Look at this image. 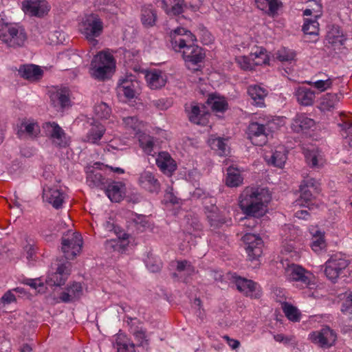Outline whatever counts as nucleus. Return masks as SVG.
<instances>
[{
    "instance_id": "nucleus-1",
    "label": "nucleus",
    "mask_w": 352,
    "mask_h": 352,
    "mask_svg": "<svg viewBox=\"0 0 352 352\" xmlns=\"http://www.w3.org/2000/svg\"><path fill=\"white\" fill-rule=\"evenodd\" d=\"M170 44L175 52H182L188 68L197 66L205 58L203 49L195 44L196 36L183 28H177L170 33Z\"/></svg>"
},
{
    "instance_id": "nucleus-2",
    "label": "nucleus",
    "mask_w": 352,
    "mask_h": 352,
    "mask_svg": "<svg viewBox=\"0 0 352 352\" xmlns=\"http://www.w3.org/2000/svg\"><path fill=\"white\" fill-rule=\"evenodd\" d=\"M271 199L269 190L265 188L246 187L239 197V207L248 216H262Z\"/></svg>"
},
{
    "instance_id": "nucleus-3",
    "label": "nucleus",
    "mask_w": 352,
    "mask_h": 352,
    "mask_svg": "<svg viewBox=\"0 0 352 352\" xmlns=\"http://www.w3.org/2000/svg\"><path fill=\"white\" fill-rule=\"evenodd\" d=\"M115 68L116 61L113 55L107 51H101L93 58L89 73L94 78L104 80L112 76Z\"/></svg>"
},
{
    "instance_id": "nucleus-4",
    "label": "nucleus",
    "mask_w": 352,
    "mask_h": 352,
    "mask_svg": "<svg viewBox=\"0 0 352 352\" xmlns=\"http://www.w3.org/2000/svg\"><path fill=\"white\" fill-rule=\"evenodd\" d=\"M278 119L265 116L260 117L258 121L252 122L248 128V138L251 142L258 146L264 145L267 142L268 133L276 129V121Z\"/></svg>"
},
{
    "instance_id": "nucleus-5",
    "label": "nucleus",
    "mask_w": 352,
    "mask_h": 352,
    "mask_svg": "<svg viewBox=\"0 0 352 352\" xmlns=\"http://www.w3.org/2000/svg\"><path fill=\"white\" fill-rule=\"evenodd\" d=\"M27 39L25 30L20 25L6 23L0 29V40L10 47H18L24 45Z\"/></svg>"
},
{
    "instance_id": "nucleus-6",
    "label": "nucleus",
    "mask_w": 352,
    "mask_h": 352,
    "mask_svg": "<svg viewBox=\"0 0 352 352\" xmlns=\"http://www.w3.org/2000/svg\"><path fill=\"white\" fill-rule=\"evenodd\" d=\"M43 132L52 146L58 149L66 148L70 144V137L55 122H46L42 125Z\"/></svg>"
},
{
    "instance_id": "nucleus-7",
    "label": "nucleus",
    "mask_w": 352,
    "mask_h": 352,
    "mask_svg": "<svg viewBox=\"0 0 352 352\" xmlns=\"http://www.w3.org/2000/svg\"><path fill=\"white\" fill-rule=\"evenodd\" d=\"M309 8L303 11V16H311V18L304 19V23L302 30L305 34L318 35L319 33V23L318 22L322 15V6L318 1L314 0L311 2Z\"/></svg>"
},
{
    "instance_id": "nucleus-8",
    "label": "nucleus",
    "mask_w": 352,
    "mask_h": 352,
    "mask_svg": "<svg viewBox=\"0 0 352 352\" xmlns=\"http://www.w3.org/2000/svg\"><path fill=\"white\" fill-rule=\"evenodd\" d=\"M103 28V21L96 14L86 15L80 26L81 33L94 45L97 43L96 38L101 35Z\"/></svg>"
},
{
    "instance_id": "nucleus-9",
    "label": "nucleus",
    "mask_w": 352,
    "mask_h": 352,
    "mask_svg": "<svg viewBox=\"0 0 352 352\" xmlns=\"http://www.w3.org/2000/svg\"><path fill=\"white\" fill-rule=\"evenodd\" d=\"M82 246V238L78 232L68 230L61 240V251L67 260H73L78 255Z\"/></svg>"
},
{
    "instance_id": "nucleus-10",
    "label": "nucleus",
    "mask_w": 352,
    "mask_h": 352,
    "mask_svg": "<svg viewBox=\"0 0 352 352\" xmlns=\"http://www.w3.org/2000/svg\"><path fill=\"white\" fill-rule=\"evenodd\" d=\"M285 275L290 281L299 282L302 287L312 289L316 285L313 274L294 263L289 264L285 268Z\"/></svg>"
},
{
    "instance_id": "nucleus-11",
    "label": "nucleus",
    "mask_w": 352,
    "mask_h": 352,
    "mask_svg": "<svg viewBox=\"0 0 352 352\" xmlns=\"http://www.w3.org/2000/svg\"><path fill=\"white\" fill-rule=\"evenodd\" d=\"M349 264V260L344 255L336 253L325 262L324 274L328 279L336 282L344 274Z\"/></svg>"
},
{
    "instance_id": "nucleus-12",
    "label": "nucleus",
    "mask_w": 352,
    "mask_h": 352,
    "mask_svg": "<svg viewBox=\"0 0 352 352\" xmlns=\"http://www.w3.org/2000/svg\"><path fill=\"white\" fill-rule=\"evenodd\" d=\"M21 8L25 14L37 18H43L51 10L47 0H23Z\"/></svg>"
},
{
    "instance_id": "nucleus-13",
    "label": "nucleus",
    "mask_w": 352,
    "mask_h": 352,
    "mask_svg": "<svg viewBox=\"0 0 352 352\" xmlns=\"http://www.w3.org/2000/svg\"><path fill=\"white\" fill-rule=\"evenodd\" d=\"M318 183L314 178H308L300 186V198L298 204L310 208L312 206L315 194L319 192Z\"/></svg>"
},
{
    "instance_id": "nucleus-14",
    "label": "nucleus",
    "mask_w": 352,
    "mask_h": 352,
    "mask_svg": "<svg viewBox=\"0 0 352 352\" xmlns=\"http://www.w3.org/2000/svg\"><path fill=\"white\" fill-rule=\"evenodd\" d=\"M245 250L250 260H258L262 255L263 241L262 239L254 234L247 233L243 236Z\"/></svg>"
},
{
    "instance_id": "nucleus-15",
    "label": "nucleus",
    "mask_w": 352,
    "mask_h": 352,
    "mask_svg": "<svg viewBox=\"0 0 352 352\" xmlns=\"http://www.w3.org/2000/svg\"><path fill=\"white\" fill-rule=\"evenodd\" d=\"M309 336L312 342L322 348L331 346L337 338L336 333L328 327H325L320 331H314Z\"/></svg>"
},
{
    "instance_id": "nucleus-16",
    "label": "nucleus",
    "mask_w": 352,
    "mask_h": 352,
    "mask_svg": "<svg viewBox=\"0 0 352 352\" xmlns=\"http://www.w3.org/2000/svg\"><path fill=\"white\" fill-rule=\"evenodd\" d=\"M237 289L251 298H258L261 296V289L256 282L240 276L234 278Z\"/></svg>"
},
{
    "instance_id": "nucleus-17",
    "label": "nucleus",
    "mask_w": 352,
    "mask_h": 352,
    "mask_svg": "<svg viewBox=\"0 0 352 352\" xmlns=\"http://www.w3.org/2000/svg\"><path fill=\"white\" fill-rule=\"evenodd\" d=\"M139 83L133 76H126L119 80L116 88L119 96H124L126 99H133L138 91Z\"/></svg>"
},
{
    "instance_id": "nucleus-18",
    "label": "nucleus",
    "mask_w": 352,
    "mask_h": 352,
    "mask_svg": "<svg viewBox=\"0 0 352 352\" xmlns=\"http://www.w3.org/2000/svg\"><path fill=\"white\" fill-rule=\"evenodd\" d=\"M71 263L66 262L59 265L55 272L50 274L46 283L50 286H60L65 284L71 272Z\"/></svg>"
},
{
    "instance_id": "nucleus-19",
    "label": "nucleus",
    "mask_w": 352,
    "mask_h": 352,
    "mask_svg": "<svg viewBox=\"0 0 352 352\" xmlns=\"http://www.w3.org/2000/svg\"><path fill=\"white\" fill-rule=\"evenodd\" d=\"M50 100L54 107L63 109L71 106V92L68 87H60L51 92Z\"/></svg>"
},
{
    "instance_id": "nucleus-20",
    "label": "nucleus",
    "mask_w": 352,
    "mask_h": 352,
    "mask_svg": "<svg viewBox=\"0 0 352 352\" xmlns=\"http://www.w3.org/2000/svg\"><path fill=\"white\" fill-rule=\"evenodd\" d=\"M162 8L164 12L169 16H176L182 14L185 8H190L192 11L196 12L199 9V6L195 5H189L184 2V0H162Z\"/></svg>"
},
{
    "instance_id": "nucleus-21",
    "label": "nucleus",
    "mask_w": 352,
    "mask_h": 352,
    "mask_svg": "<svg viewBox=\"0 0 352 352\" xmlns=\"http://www.w3.org/2000/svg\"><path fill=\"white\" fill-rule=\"evenodd\" d=\"M139 186L151 193H158L160 190V183L155 174L149 170L142 171L138 177Z\"/></svg>"
},
{
    "instance_id": "nucleus-22",
    "label": "nucleus",
    "mask_w": 352,
    "mask_h": 352,
    "mask_svg": "<svg viewBox=\"0 0 352 352\" xmlns=\"http://www.w3.org/2000/svg\"><path fill=\"white\" fill-rule=\"evenodd\" d=\"M66 195L57 187H44L43 190V200L50 204L54 208L62 207Z\"/></svg>"
},
{
    "instance_id": "nucleus-23",
    "label": "nucleus",
    "mask_w": 352,
    "mask_h": 352,
    "mask_svg": "<svg viewBox=\"0 0 352 352\" xmlns=\"http://www.w3.org/2000/svg\"><path fill=\"white\" fill-rule=\"evenodd\" d=\"M287 150L284 146L279 145L274 151L265 153L264 158L268 164L282 168L287 160Z\"/></svg>"
},
{
    "instance_id": "nucleus-24",
    "label": "nucleus",
    "mask_w": 352,
    "mask_h": 352,
    "mask_svg": "<svg viewBox=\"0 0 352 352\" xmlns=\"http://www.w3.org/2000/svg\"><path fill=\"white\" fill-rule=\"evenodd\" d=\"M294 96L298 103L304 107L313 105L316 99L315 91L305 86L296 87Z\"/></svg>"
},
{
    "instance_id": "nucleus-25",
    "label": "nucleus",
    "mask_w": 352,
    "mask_h": 352,
    "mask_svg": "<svg viewBox=\"0 0 352 352\" xmlns=\"http://www.w3.org/2000/svg\"><path fill=\"white\" fill-rule=\"evenodd\" d=\"M305 158L308 166L315 169L322 168L327 162L324 153L318 148L305 151Z\"/></svg>"
},
{
    "instance_id": "nucleus-26",
    "label": "nucleus",
    "mask_w": 352,
    "mask_h": 352,
    "mask_svg": "<svg viewBox=\"0 0 352 352\" xmlns=\"http://www.w3.org/2000/svg\"><path fill=\"white\" fill-rule=\"evenodd\" d=\"M82 294V287L80 283L74 282L67 286L59 296L60 302L68 303L79 299Z\"/></svg>"
},
{
    "instance_id": "nucleus-27",
    "label": "nucleus",
    "mask_w": 352,
    "mask_h": 352,
    "mask_svg": "<svg viewBox=\"0 0 352 352\" xmlns=\"http://www.w3.org/2000/svg\"><path fill=\"white\" fill-rule=\"evenodd\" d=\"M206 216L210 227L213 228H218L223 224L228 225L231 223V219L226 217L216 206H212V209L207 212Z\"/></svg>"
},
{
    "instance_id": "nucleus-28",
    "label": "nucleus",
    "mask_w": 352,
    "mask_h": 352,
    "mask_svg": "<svg viewBox=\"0 0 352 352\" xmlns=\"http://www.w3.org/2000/svg\"><path fill=\"white\" fill-rule=\"evenodd\" d=\"M145 78L148 86L152 89H160L166 83V76L160 69H152L147 72Z\"/></svg>"
},
{
    "instance_id": "nucleus-29",
    "label": "nucleus",
    "mask_w": 352,
    "mask_h": 352,
    "mask_svg": "<svg viewBox=\"0 0 352 352\" xmlns=\"http://www.w3.org/2000/svg\"><path fill=\"white\" fill-rule=\"evenodd\" d=\"M186 111L190 121L199 125H205L208 121V113H201L199 107L197 104H190L186 105Z\"/></svg>"
},
{
    "instance_id": "nucleus-30",
    "label": "nucleus",
    "mask_w": 352,
    "mask_h": 352,
    "mask_svg": "<svg viewBox=\"0 0 352 352\" xmlns=\"http://www.w3.org/2000/svg\"><path fill=\"white\" fill-rule=\"evenodd\" d=\"M106 129L104 126L99 123L92 124L83 138V141L89 144H99L103 137Z\"/></svg>"
},
{
    "instance_id": "nucleus-31",
    "label": "nucleus",
    "mask_w": 352,
    "mask_h": 352,
    "mask_svg": "<svg viewBox=\"0 0 352 352\" xmlns=\"http://www.w3.org/2000/svg\"><path fill=\"white\" fill-rule=\"evenodd\" d=\"M125 185L121 182H113L110 183L107 189L106 195L111 201L120 202L125 194Z\"/></svg>"
},
{
    "instance_id": "nucleus-32",
    "label": "nucleus",
    "mask_w": 352,
    "mask_h": 352,
    "mask_svg": "<svg viewBox=\"0 0 352 352\" xmlns=\"http://www.w3.org/2000/svg\"><path fill=\"white\" fill-rule=\"evenodd\" d=\"M156 164L164 173H171L176 170V164L167 152L159 153Z\"/></svg>"
},
{
    "instance_id": "nucleus-33",
    "label": "nucleus",
    "mask_w": 352,
    "mask_h": 352,
    "mask_svg": "<svg viewBox=\"0 0 352 352\" xmlns=\"http://www.w3.org/2000/svg\"><path fill=\"white\" fill-rule=\"evenodd\" d=\"M315 125V121L307 117L304 113L297 114L293 119L291 127L295 132L299 133L304 130H307Z\"/></svg>"
},
{
    "instance_id": "nucleus-34",
    "label": "nucleus",
    "mask_w": 352,
    "mask_h": 352,
    "mask_svg": "<svg viewBox=\"0 0 352 352\" xmlns=\"http://www.w3.org/2000/svg\"><path fill=\"white\" fill-rule=\"evenodd\" d=\"M309 232L312 236L311 249L316 253H320L326 248L324 233L317 227L312 226L309 228Z\"/></svg>"
},
{
    "instance_id": "nucleus-35",
    "label": "nucleus",
    "mask_w": 352,
    "mask_h": 352,
    "mask_svg": "<svg viewBox=\"0 0 352 352\" xmlns=\"http://www.w3.org/2000/svg\"><path fill=\"white\" fill-rule=\"evenodd\" d=\"M248 93L253 100V104L259 107L265 106V98L267 92L264 88L258 85H250L248 87Z\"/></svg>"
},
{
    "instance_id": "nucleus-36",
    "label": "nucleus",
    "mask_w": 352,
    "mask_h": 352,
    "mask_svg": "<svg viewBox=\"0 0 352 352\" xmlns=\"http://www.w3.org/2000/svg\"><path fill=\"white\" fill-rule=\"evenodd\" d=\"M19 72L25 79L38 80L43 76L42 69L37 65H27L21 66Z\"/></svg>"
},
{
    "instance_id": "nucleus-37",
    "label": "nucleus",
    "mask_w": 352,
    "mask_h": 352,
    "mask_svg": "<svg viewBox=\"0 0 352 352\" xmlns=\"http://www.w3.org/2000/svg\"><path fill=\"white\" fill-rule=\"evenodd\" d=\"M340 96L337 94L328 93L320 99L319 109L322 111H332L338 104Z\"/></svg>"
},
{
    "instance_id": "nucleus-38",
    "label": "nucleus",
    "mask_w": 352,
    "mask_h": 352,
    "mask_svg": "<svg viewBox=\"0 0 352 352\" xmlns=\"http://www.w3.org/2000/svg\"><path fill=\"white\" fill-rule=\"evenodd\" d=\"M243 182L241 171L237 168L230 166L227 170L226 185L229 187H238L243 184Z\"/></svg>"
},
{
    "instance_id": "nucleus-39",
    "label": "nucleus",
    "mask_w": 352,
    "mask_h": 352,
    "mask_svg": "<svg viewBox=\"0 0 352 352\" xmlns=\"http://www.w3.org/2000/svg\"><path fill=\"white\" fill-rule=\"evenodd\" d=\"M41 132V128L37 122H23L21 124L20 129L18 131L19 136H22L24 133L27 134L30 138H36Z\"/></svg>"
},
{
    "instance_id": "nucleus-40",
    "label": "nucleus",
    "mask_w": 352,
    "mask_h": 352,
    "mask_svg": "<svg viewBox=\"0 0 352 352\" xmlns=\"http://www.w3.org/2000/svg\"><path fill=\"white\" fill-rule=\"evenodd\" d=\"M157 14L152 6H144L142 9L141 21L146 27H152L155 24Z\"/></svg>"
},
{
    "instance_id": "nucleus-41",
    "label": "nucleus",
    "mask_w": 352,
    "mask_h": 352,
    "mask_svg": "<svg viewBox=\"0 0 352 352\" xmlns=\"http://www.w3.org/2000/svg\"><path fill=\"white\" fill-rule=\"evenodd\" d=\"M207 103L215 112H224L228 109V102L226 98L219 96L210 95Z\"/></svg>"
},
{
    "instance_id": "nucleus-42",
    "label": "nucleus",
    "mask_w": 352,
    "mask_h": 352,
    "mask_svg": "<svg viewBox=\"0 0 352 352\" xmlns=\"http://www.w3.org/2000/svg\"><path fill=\"white\" fill-rule=\"evenodd\" d=\"M122 124L126 129L132 131L135 135L140 132L142 126V122L138 120L137 116L123 117Z\"/></svg>"
},
{
    "instance_id": "nucleus-43",
    "label": "nucleus",
    "mask_w": 352,
    "mask_h": 352,
    "mask_svg": "<svg viewBox=\"0 0 352 352\" xmlns=\"http://www.w3.org/2000/svg\"><path fill=\"white\" fill-rule=\"evenodd\" d=\"M87 183L91 187H100L104 184L105 178L99 171L91 170L87 174Z\"/></svg>"
},
{
    "instance_id": "nucleus-44",
    "label": "nucleus",
    "mask_w": 352,
    "mask_h": 352,
    "mask_svg": "<svg viewBox=\"0 0 352 352\" xmlns=\"http://www.w3.org/2000/svg\"><path fill=\"white\" fill-rule=\"evenodd\" d=\"M140 147L148 155H151L154 147L153 138L146 134L140 135L139 137Z\"/></svg>"
},
{
    "instance_id": "nucleus-45",
    "label": "nucleus",
    "mask_w": 352,
    "mask_h": 352,
    "mask_svg": "<svg viewBox=\"0 0 352 352\" xmlns=\"http://www.w3.org/2000/svg\"><path fill=\"white\" fill-rule=\"evenodd\" d=\"M225 140L221 138H210L208 140V144L215 151L219 152V155L226 154L227 150V144L225 143Z\"/></svg>"
},
{
    "instance_id": "nucleus-46",
    "label": "nucleus",
    "mask_w": 352,
    "mask_h": 352,
    "mask_svg": "<svg viewBox=\"0 0 352 352\" xmlns=\"http://www.w3.org/2000/svg\"><path fill=\"white\" fill-rule=\"evenodd\" d=\"M267 51L263 47H256V51L250 53V56L255 65L266 64L267 62Z\"/></svg>"
},
{
    "instance_id": "nucleus-47",
    "label": "nucleus",
    "mask_w": 352,
    "mask_h": 352,
    "mask_svg": "<svg viewBox=\"0 0 352 352\" xmlns=\"http://www.w3.org/2000/svg\"><path fill=\"white\" fill-rule=\"evenodd\" d=\"M176 270L179 273H184L186 276H190L195 274V269L192 265L191 263L186 260L177 261L176 265Z\"/></svg>"
},
{
    "instance_id": "nucleus-48",
    "label": "nucleus",
    "mask_w": 352,
    "mask_h": 352,
    "mask_svg": "<svg viewBox=\"0 0 352 352\" xmlns=\"http://www.w3.org/2000/svg\"><path fill=\"white\" fill-rule=\"evenodd\" d=\"M282 308L285 316L289 320L293 322H297L300 320V314L295 307L287 302H285L283 305Z\"/></svg>"
},
{
    "instance_id": "nucleus-49",
    "label": "nucleus",
    "mask_w": 352,
    "mask_h": 352,
    "mask_svg": "<svg viewBox=\"0 0 352 352\" xmlns=\"http://www.w3.org/2000/svg\"><path fill=\"white\" fill-rule=\"evenodd\" d=\"M94 113L98 118L107 119L111 115L110 107L104 102H100L94 106Z\"/></svg>"
},
{
    "instance_id": "nucleus-50",
    "label": "nucleus",
    "mask_w": 352,
    "mask_h": 352,
    "mask_svg": "<svg viewBox=\"0 0 352 352\" xmlns=\"http://www.w3.org/2000/svg\"><path fill=\"white\" fill-rule=\"evenodd\" d=\"M238 65L243 70H252L256 66L252 57L250 56H240L235 58Z\"/></svg>"
},
{
    "instance_id": "nucleus-51",
    "label": "nucleus",
    "mask_w": 352,
    "mask_h": 352,
    "mask_svg": "<svg viewBox=\"0 0 352 352\" xmlns=\"http://www.w3.org/2000/svg\"><path fill=\"white\" fill-rule=\"evenodd\" d=\"M332 82L333 80L330 78L326 80H318L315 82H307L309 85H313L316 89H318L320 91H324L325 90L331 88L332 86Z\"/></svg>"
},
{
    "instance_id": "nucleus-52",
    "label": "nucleus",
    "mask_w": 352,
    "mask_h": 352,
    "mask_svg": "<svg viewBox=\"0 0 352 352\" xmlns=\"http://www.w3.org/2000/svg\"><path fill=\"white\" fill-rule=\"evenodd\" d=\"M116 346L118 352H135V345L126 340H116Z\"/></svg>"
},
{
    "instance_id": "nucleus-53",
    "label": "nucleus",
    "mask_w": 352,
    "mask_h": 352,
    "mask_svg": "<svg viewBox=\"0 0 352 352\" xmlns=\"http://www.w3.org/2000/svg\"><path fill=\"white\" fill-rule=\"evenodd\" d=\"M295 57V53L288 49L283 48L277 52L276 58L280 61H290L294 60Z\"/></svg>"
},
{
    "instance_id": "nucleus-54",
    "label": "nucleus",
    "mask_w": 352,
    "mask_h": 352,
    "mask_svg": "<svg viewBox=\"0 0 352 352\" xmlns=\"http://www.w3.org/2000/svg\"><path fill=\"white\" fill-rule=\"evenodd\" d=\"M341 135L346 139L349 140V144L352 145V124L349 122H344L341 124Z\"/></svg>"
},
{
    "instance_id": "nucleus-55",
    "label": "nucleus",
    "mask_w": 352,
    "mask_h": 352,
    "mask_svg": "<svg viewBox=\"0 0 352 352\" xmlns=\"http://www.w3.org/2000/svg\"><path fill=\"white\" fill-rule=\"evenodd\" d=\"M16 301V297L12 290L7 291L0 298V309L4 308L6 305H10Z\"/></svg>"
},
{
    "instance_id": "nucleus-56",
    "label": "nucleus",
    "mask_w": 352,
    "mask_h": 352,
    "mask_svg": "<svg viewBox=\"0 0 352 352\" xmlns=\"http://www.w3.org/2000/svg\"><path fill=\"white\" fill-rule=\"evenodd\" d=\"M134 337L139 345L144 346L148 344L147 336L144 330L141 329L135 331L134 332Z\"/></svg>"
},
{
    "instance_id": "nucleus-57",
    "label": "nucleus",
    "mask_w": 352,
    "mask_h": 352,
    "mask_svg": "<svg viewBox=\"0 0 352 352\" xmlns=\"http://www.w3.org/2000/svg\"><path fill=\"white\" fill-rule=\"evenodd\" d=\"M127 243L125 241V238H123V240H111L107 241V248H112L114 250H117L118 252L120 251L121 249H124V246Z\"/></svg>"
},
{
    "instance_id": "nucleus-58",
    "label": "nucleus",
    "mask_w": 352,
    "mask_h": 352,
    "mask_svg": "<svg viewBox=\"0 0 352 352\" xmlns=\"http://www.w3.org/2000/svg\"><path fill=\"white\" fill-rule=\"evenodd\" d=\"M200 38L203 44L208 45L213 41V36L204 27L199 30Z\"/></svg>"
},
{
    "instance_id": "nucleus-59",
    "label": "nucleus",
    "mask_w": 352,
    "mask_h": 352,
    "mask_svg": "<svg viewBox=\"0 0 352 352\" xmlns=\"http://www.w3.org/2000/svg\"><path fill=\"white\" fill-rule=\"evenodd\" d=\"M146 267L151 272H159L162 267V263L159 260H153L148 258L146 263Z\"/></svg>"
},
{
    "instance_id": "nucleus-60",
    "label": "nucleus",
    "mask_w": 352,
    "mask_h": 352,
    "mask_svg": "<svg viewBox=\"0 0 352 352\" xmlns=\"http://www.w3.org/2000/svg\"><path fill=\"white\" fill-rule=\"evenodd\" d=\"M282 6L280 1L278 0H270L267 6V14L274 16L277 14L278 10Z\"/></svg>"
},
{
    "instance_id": "nucleus-61",
    "label": "nucleus",
    "mask_w": 352,
    "mask_h": 352,
    "mask_svg": "<svg viewBox=\"0 0 352 352\" xmlns=\"http://www.w3.org/2000/svg\"><path fill=\"white\" fill-rule=\"evenodd\" d=\"M23 283L25 285H29L30 287H31L32 288H33L34 289H38V292H41L40 288L43 287V283H41V280L37 278H34V279L26 278L23 280Z\"/></svg>"
},
{
    "instance_id": "nucleus-62",
    "label": "nucleus",
    "mask_w": 352,
    "mask_h": 352,
    "mask_svg": "<svg viewBox=\"0 0 352 352\" xmlns=\"http://www.w3.org/2000/svg\"><path fill=\"white\" fill-rule=\"evenodd\" d=\"M190 227L188 228L187 232L190 235L197 236L199 234L198 232L202 229L201 224L197 220L192 221L190 224Z\"/></svg>"
},
{
    "instance_id": "nucleus-63",
    "label": "nucleus",
    "mask_w": 352,
    "mask_h": 352,
    "mask_svg": "<svg viewBox=\"0 0 352 352\" xmlns=\"http://www.w3.org/2000/svg\"><path fill=\"white\" fill-rule=\"evenodd\" d=\"M341 311L344 314H352V294H350L342 303Z\"/></svg>"
},
{
    "instance_id": "nucleus-64",
    "label": "nucleus",
    "mask_w": 352,
    "mask_h": 352,
    "mask_svg": "<svg viewBox=\"0 0 352 352\" xmlns=\"http://www.w3.org/2000/svg\"><path fill=\"white\" fill-rule=\"evenodd\" d=\"M151 104L159 110H164L168 107L166 100L164 98L154 100Z\"/></svg>"
}]
</instances>
